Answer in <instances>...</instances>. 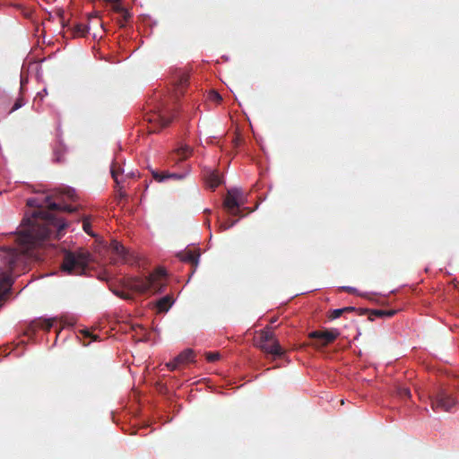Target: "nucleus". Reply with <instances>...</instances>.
I'll return each mask as SVG.
<instances>
[{"label":"nucleus","instance_id":"1","mask_svg":"<svg viewBox=\"0 0 459 459\" xmlns=\"http://www.w3.org/2000/svg\"><path fill=\"white\" fill-rule=\"evenodd\" d=\"M27 204L39 207L35 200H28ZM40 207H46L48 210L35 211L31 218L22 220V229L16 238L19 248L4 247L0 250V307L4 295L11 290L13 271L20 265L26 264L30 258L38 259L39 256L34 253V249L42 247L52 236L60 238L67 227L64 219L53 214L52 212H73L76 210L71 205L62 206L51 202L50 197H47L45 204Z\"/></svg>","mask_w":459,"mask_h":459},{"label":"nucleus","instance_id":"2","mask_svg":"<svg viewBox=\"0 0 459 459\" xmlns=\"http://www.w3.org/2000/svg\"><path fill=\"white\" fill-rule=\"evenodd\" d=\"M166 275L165 269L158 268L144 278L135 277L130 279L127 285L131 290L139 294L161 292L162 288L165 286Z\"/></svg>","mask_w":459,"mask_h":459},{"label":"nucleus","instance_id":"3","mask_svg":"<svg viewBox=\"0 0 459 459\" xmlns=\"http://www.w3.org/2000/svg\"><path fill=\"white\" fill-rule=\"evenodd\" d=\"M90 254L83 250L67 251L64 255L61 269L69 275H82L89 264Z\"/></svg>","mask_w":459,"mask_h":459},{"label":"nucleus","instance_id":"4","mask_svg":"<svg viewBox=\"0 0 459 459\" xmlns=\"http://www.w3.org/2000/svg\"><path fill=\"white\" fill-rule=\"evenodd\" d=\"M173 118V108L165 101H160L155 106L154 110L144 116V120L152 125L149 131L155 133L169 125Z\"/></svg>","mask_w":459,"mask_h":459},{"label":"nucleus","instance_id":"5","mask_svg":"<svg viewBox=\"0 0 459 459\" xmlns=\"http://www.w3.org/2000/svg\"><path fill=\"white\" fill-rule=\"evenodd\" d=\"M431 408L435 411L451 412L458 404V399L445 389L429 396Z\"/></svg>","mask_w":459,"mask_h":459},{"label":"nucleus","instance_id":"6","mask_svg":"<svg viewBox=\"0 0 459 459\" xmlns=\"http://www.w3.org/2000/svg\"><path fill=\"white\" fill-rule=\"evenodd\" d=\"M243 204V193L240 189L231 188L228 190L227 195L223 201V206L230 215L242 217L243 215L239 208Z\"/></svg>","mask_w":459,"mask_h":459},{"label":"nucleus","instance_id":"7","mask_svg":"<svg viewBox=\"0 0 459 459\" xmlns=\"http://www.w3.org/2000/svg\"><path fill=\"white\" fill-rule=\"evenodd\" d=\"M339 335L340 332L335 328L325 331H313L308 333V337L315 340L313 345L317 348L325 347L333 342Z\"/></svg>","mask_w":459,"mask_h":459},{"label":"nucleus","instance_id":"8","mask_svg":"<svg viewBox=\"0 0 459 459\" xmlns=\"http://www.w3.org/2000/svg\"><path fill=\"white\" fill-rule=\"evenodd\" d=\"M258 347L265 353L272 354L274 357L280 358L285 351L281 348L278 341L268 342V343H260Z\"/></svg>","mask_w":459,"mask_h":459},{"label":"nucleus","instance_id":"9","mask_svg":"<svg viewBox=\"0 0 459 459\" xmlns=\"http://www.w3.org/2000/svg\"><path fill=\"white\" fill-rule=\"evenodd\" d=\"M179 259L183 262L189 263L194 268H196L200 257L198 250H186L185 252L178 255Z\"/></svg>","mask_w":459,"mask_h":459},{"label":"nucleus","instance_id":"10","mask_svg":"<svg viewBox=\"0 0 459 459\" xmlns=\"http://www.w3.org/2000/svg\"><path fill=\"white\" fill-rule=\"evenodd\" d=\"M369 313V320H373V316L376 317H392L396 314V310L390 309V310H381V309H374V310H368V309H360V315H364Z\"/></svg>","mask_w":459,"mask_h":459},{"label":"nucleus","instance_id":"11","mask_svg":"<svg viewBox=\"0 0 459 459\" xmlns=\"http://www.w3.org/2000/svg\"><path fill=\"white\" fill-rule=\"evenodd\" d=\"M109 250L113 255H117V259L126 260V250L120 242L112 240L109 245Z\"/></svg>","mask_w":459,"mask_h":459},{"label":"nucleus","instance_id":"12","mask_svg":"<svg viewBox=\"0 0 459 459\" xmlns=\"http://www.w3.org/2000/svg\"><path fill=\"white\" fill-rule=\"evenodd\" d=\"M132 331L134 332L133 337L137 342H146L148 340V332L141 325H133Z\"/></svg>","mask_w":459,"mask_h":459},{"label":"nucleus","instance_id":"13","mask_svg":"<svg viewBox=\"0 0 459 459\" xmlns=\"http://www.w3.org/2000/svg\"><path fill=\"white\" fill-rule=\"evenodd\" d=\"M195 354L193 350L186 349L181 353H179L175 359L176 362H178L179 365L186 364L194 359Z\"/></svg>","mask_w":459,"mask_h":459},{"label":"nucleus","instance_id":"14","mask_svg":"<svg viewBox=\"0 0 459 459\" xmlns=\"http://www.w3.org/2000/svg\"><path fill=\"white\" fill-rule=\"evenodd\" d=\"M54 319L50 318H39L33 321V325L35 328L44 329L46 331H49L53 326Z\"/></svg>","mask_w":459,"mask_h":459},{"label":"nucleus","instance_id":"15","mask_svg":"<svg viewBox=\"0 0 459 459\" xmlns=\"http://www.w3.org/2000/svg\"><path fill=\"white\" fill-rule=\"evenodd\" d=\"M172 298L170 296H165L160 299L157 302V308L159 312H166L172 305Z\"/></svg>","mask_w":459,"mask_h":459},{"label":"nucleus","instance_id":"16","mask_svg":"<svg viewBox=\"0 0 459 459\" xmlns=\"http://www.w3.org/2000/svg\"><path fill=\"white\" fill-rule=\"evenodd\" d=\"M110 172L116 185H121L122 180L119 179V175L124 173V170L121 168V166L117 162H113L111 165Z\"/></svg>","mask_w":459,"mask_h":459},{"label":"nucleus","instance_id":"17","mask_svg":"<svg viewBox=\"0 0 459 459\" xmlns=\"http://www.w3.org/2000/svg\"><path fill=\"white\" fill-rule=\"evenodd\" d=\"M207 185L208 186L214 190L216 187H218L221 183V177L218 173L216 172H211L208 177H207Z\"/></svg>","mask_w":459,"mask_h":459},{"label":"nucleus","instance_id":"18","mask_svg":"<svg viewBox=\"0 0 459 459\" xmlns=\"http://www.w3.org/2000/svg\"><path fill=\"white\" fill-rule=\"evenodd\" d=\"M273 341H277V340L275 339L274 333L272 331H270L268 329H264V330L261 331L259 340H258V344L268 343V342H273Z\"/></svg>","mask_w":459,"mask_h":459},{"label":"nucleus","instance_id":"19","mask_svg":"<svg viewBox=\"0 0 459 459\" xmlns=\"http://www.w3.org/2000/svg\"><path fill=\"white\" fill-rule=\"evenodd\" d=\"M89 31L87 25L82 23H77L74 26L72 34L74 37H85Z\"/></svg>","mask_w":459,"mask_h":459},{"label":"nucleus","instance_id":"20","mask_svg":"<svg viewBox=\"0 0 459 459\" xmlns=\"http://www.w3.org/2000/svg\"><path fill=\"white\" fill-rule=\"evenodd\" d=\"M192 152V150L188 146H184L177 150L176 155L178 157V160H186Z\"/></svg>","mask_w":459,"mask_h":459},{"label":"nucleus","instance_id":"21","mask_svg":"<svg viewBox=\"0 0 459 459\" xmlns=\"http://www.w3.org/2000/svg\"><path fill=\"white\" fill-rule=\"evenodd\" d=\"M64 153L65 150L62 146L56 147L54 151V160L56 162H63L64 161Z\"/></svg>","mask_w":459,"mask_h":459},{"label":"nucleus","instance_id":"22","mask_svg":"<svg viewBox=\"0 0 459 459\" xmlns=\"http://www.w3.org/2000/svg\"><path fill=\"white\" fill-rule=\"evenodd\" d=\"M62 195H65L68 199L74 201L77 197V195L75 193V190L71 187L65 188L62 192Z\"/></svg>","mask_w":459,"mask_h":459},{"label":"nucleus","instance_id":"23","mask_svg":"<svg viewBox=\"0 0 459 459\" xmlns=\"http://www.w3.org/2000/svg\"><path fill=\"white\" fill-rule=\"evenodd\" d=\"M343 314H344V309H342V308L333 309V310L329 311L328 318L330 320H334V319L342 316Z\"/></svg>","mask_w":459,"mask_h":459},{"label":"nucleus","instance_id":"24","mask_svg":"<svg viewBox=\"0 0 459 459\" xmlns=\"http://www.w3.org/2000/svg\"><path fill=\"white\" fill-rule=\"evenodd\" d=\"M116 199L118 201V203L120 202L121 199H124L126 197V194L125 191H123V186H120V185H116Z\"/></svg>","mask_w":459,"mask_h":459},{"label":"nucleus","instance_id":"25","mask_svg":"<svg viewBox=\"0 0 459 459\" xmlns=\"http://www.w3.org/2000/svg\"><path fill=\"white\" fill-rule=\"evenodd\" d=\"M107 4H110L112 5V10L117 13H121L124 12L125 7L120 4L121 2H106Z\"/></svg>","mask_w":459,"mask_h":459},{"label":"nucleus","instance_id":"26","mask_svg":"<svg viewBox=\"0 0 459 459\" xmlns=\"http://www.w3.org/2000/svg\"><path fill=\"white\" fill-rule=\"evenodd\" d=\"M91 222L89 218H84L82 220V229L83 230L90 236H93V233L91 231Z\"/></svg>","mask_w":459,"mask_h":459},{"label":"nucleus","instance_id":"27","mask_svg":"<svg viewBox=\"0 0 459 459\" xmlns=\"http://www.w3.org/2000/svg\"><path fill=\"white\" fill-rule=\"evenodd\" d=\"M205 356H206V359L209 362H214V361L218 360L221 357L219 352H207Z\"/></svg>","mask_w":459,"mask_h":459},{"label":"nucleus","instance_id":"28","mask_svg":"<svg viewBox=\"0 0 459 459\" xmlns=\"http://www.w3.org/2000/svg\"><path fill=\"white\" fill-rule=\"evenodd\" d=\"M120 14H121V18L123 20V22H120V23H121L120 26H124L125 23L127 22L131 19V14L126 8H125L124 12H122Z\"/></svg>","mask_w":459,"mask_h":459},{"label":"nucleus","instance_id":"29","mask_svg":"<svg viewBox=\"0 0 459 459\" xmlns=\"http://www.w3.org/2000/svg\"><path fill=\"white\" fill-rule=\"evenodd\" d=\"M209 99L212 100V101H214V102H221L222 98L221 96L217 92V91H212L210 93H209Z\"/></svg>","mask_w":459,"mask_h":459},{"label":"nucleus","instance_id":"30","mask_svg":"<svg viewBox=\"0 0 459 459\" xmlns=\"http://www.w3.org/2000/svg\"><path fill=\"white\" fill-rule=\"evenodd\" d=\"M187 82H188V76L186 74L181 75V77L178 81V91H180L182 92V88L187 84Z\"/></svg>","mask_w":459,"mask_h":459},{"label":"nucleus","instance_id":"31","mask_svg":"<svg viewBox=\"0 0 459 459\" xmlns=\"http://www.w3.org/2000/svg\"><path fill=\"white\" fill-rule=\"evenodd\" d=\"M237 221H238L236 220V221H231L221 222L220 224V230H227L230 229L231 227H233Z\"/></svg>","mask_w":459,"mask_h":459},{"label":"nucleus","instance_id":"32","mask_svg":"<svg viewBox=\"0 0 459 459\" xmlns=\"http://www.w3.org/2000/svg\"><path fill=\"white\" fill-rule=\"evenodd\" d=\"M166 366L171 371H174V370L178 369L180 367L179 363L176 362V359L175 358H174V359L172 361H169V363H167Z\"/></svg>","mask_w":459,"mask_h":459},{"label":"nucleus","instance_id":"33","mask_svg":"<svg viewBox=\"0 0 459 459\" xmlns=\"http://www.w3.org/2000/svg\"><path fill=\"white\" fill-rule=\"evenodd\" d=\"M23 104H24L23 99L22 97L18 98L16 100L14 105L13 106L11 112L19 109L20 108H22L23 106Z\"/></svg>","mask_w":459,"mask_h":459},{"label":"nucleus","instance_id":"34","mask_svg":"<svg viewBox=\"0 0 459 459\" xmlns=\"http://www.w3.org/2000/svg\"><path fill=\"white\" fill-rule=\"evenodd\" d=\"M152 174L153 178L158 182H161V181L165 180V177L162 175V172L160 173L158 171L152 170Z\"/></svg>","mask_w":459,"mask_h":459},{"label":"nucleus","instance_id":"35","mask_svg":"<svg viewBox=\"0 0 459 459\" xmlns=\"http://www.w3.org/2000/svg\"><path fill=\"white\" fill-rule=\"evenodd\" d=\"M169 178L177 180H180L185 178V174H178V173H171L169 174Z\"/></svg>","mask_w":459,"mask_h":459},{"label":"nucleus","instance_id":"36","mask_svg":"<svg viewBox=\"0 0 459 459\" xmlns=\"http://www.w3.org/2000/svg\"><path fill=\"white\" fill-rule=\"evenodd\" d=\"M400 394H401L402 396H406V397H410L411 396V392H410V390L408 388H403L401 390Z\"/></svg>","mask_w":459,"mask_h":459},{"label":"nucleus","instance_id":"37","mask_svg":"<svg viewBox=\"0 0 459 459\" xmlns=\"http://www.w3.org/2000/svg\"><path fill=\"white\" fill-rule=\"evenodd\" d=\"M342 309H344V313L355 311V307H342Z\"/></svg>","mask_w":459,"mask_h":459},{"label":"nucleus","instance_id":"38","mask_svg":"<svg viewBox=\"0 0 459 459\" xmlns=\"http://www.w3.org/2000/svg\"><path fill=\"white\" fill-rule=\"evenodd\" d=\"M346 291H348L349 293H352L354 291V289L351 288V287H345L343 288Z\"/></svg>","mask_w":459,"mask_h":459},{"label":"nucleus","instance_id":"39","mask_svg":"<svg viewBox=\"0 0 459 459\" xmlns=\"http://www.w3.org/2000/svg\"><path fill=\"white\" fill-rule=\"evenodd\" d=\"M123 299H131V296L129 294H125V293H122L120 295Z\"/></svg>","mask_w":459,"mask_h":459},{"label":"nucleus","instance_id":"40","mask_svg":"<svg viewBox=\"0 0 459 459\" xmlns=\"http://www.w3.org/2000/svg\"><path fill=\"white\" fill-rule=\"evenodd\" d=\"M169 174H170L169 172H162V175L165 177V179L170 178Z\"/></svg>","mask_w":459,"mask_h":459},{"label":"nucleus","instance_id":"41","mask_svg":"<svg viewBox=\"0 0 459 459\" xmlns=\"http://www.w3.org/2000/svg\"><path fill=\"white\" fill-rule=\"evenodd\" d=\"M104 2H116V0H103ZM122 0H117V2H121Z\"/></svg>","mask_w":459,"mask_h":459}]
</instances>
